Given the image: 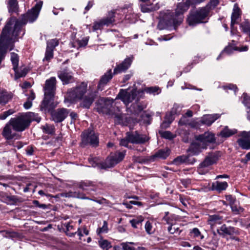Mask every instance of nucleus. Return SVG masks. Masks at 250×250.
<instances>
[{"instance_id":"f257e3e1","label":"nucleus","mask_w":250,"mask_h":250,"mask_svg":"<svg viewBox=\"0 0 250 250\" xmlns=\"http://www.w3.org/2000/svg\"><path fill=\"white\" fill-rule=\"evenodd\" d=\"M42 5V2L39 1L26 14L23 15L21 20H17L16 18L11 17L7 21L0 37V64L7 50L13 49L18 38L24 34L22 26L28 22H33L37 19Z\"/></svg>"},{"instance_id":"f03ea898","label":"nucleus","mask_w":250,"mask_h":250,"mask_svg":"<svg viewBox=\"0 0 250 250\" xmlns=\"http://www.w3.org/2000/svg\"><path fill=\"white\" fill-rule=\"evenodd\" d=\"M87 84L83 82L76 87L69 89L64 102L75 103L80 102V106L89 108L94 101L96 92L91 90L87 93Z\"/></svg>"},{"instance_id":"7ed1b4c3","label":"nucleus","mask_w":250,"mask_h":250,"mask_svg":"<svg viewBox=\"0 0 250 250\" xmlns=\"http://www.w3.org/2000/svg\"><path fill=\"white\" fill-rule=\"evenodd\" d=\"M195 138V141L191 144L188 149L189 152L193 155L199 154L202 150L206 149L209 144L215 142L214 134L209 131L196 136Z\"/></svg>"},{"instance_id":"20e7f679","label":"nucleus","mask_w":250,"mask_h":250,"mask_svg":"<svg viewBox=\"0 0 250 250\" xmlns=\"http://www.w3.org/2000/svg\"><path fill=\"white\" fill-rule=\"evenodd\" d=\"M34 121L39 123L41 118L37 114L28 112L17 118H12L9 122L15 131L21 132L25 130L29 125L30 123Z\"/></svg>"},{"instance_id":"39448f33","label":"nucleus","mask_w":250,"mask_h":250,"mask_svg":"<svg viewBox=\"0 0 250 250\" xmlns=\"http://www.w3.org/2000/svg\"><path fill=\"white\" fill-rule=\"evenodd\" d=\"M117 108V110L120 111L119 108L117 105V103L115 102L114 100L110 99L102 98L98 100L97 103L96 109L99 113H102L105 114L109 115L115 116V118L120 120L122 117V115L119 113L115 112V107Z\"/></svg>"},{"instance_id":"423d86ee","label":"nucleus","mask_w":250,"mask_h":250,"mask_svg":"<svg viewBox=\"0 0 250 250\" xmlns=\"http://www.w3.org/2000/svg\"><path fill=\"white\" fill-rule=\"evenodd\" d=\"M55 77H51L47 80L44 87V98L41 105L42 108H47L53 103V98L56 90Z\"/></svg>"},{"instance_id":"0eeeda50","label":"nucleus","mask_w":250,"mask_h":250,"mask_svg":"<svg viewBox=\"0 0 250 250\" xmlns=\"http://www.w3.org/2000/svg\"><path fill=\"white\" fill-rule=\"evenodd\" d=\"M119 14V13L118 12L117 10L109 12L106 17L94 22L92 26L93 31L101 30L104 26H108L113 24L116 21V18L121 20L122 18L117 16Z\"/></svg>"},{"instance_id":"6e6552de","label":"nucleus","mask_w":250,"mask_h":250,"mask_svg":"<svg viewBox=\"0 0 250 250\" xmlns=\"http://www.w3.org/2000/svg\"><path fill=\"white\" fill-rule=\"evenodd\" d=\"M208 10L203 7L190 14L187 19V21L189 25L194 26L196 24L206 22L204 21L208 17Z\"/></svg>"},{"instance_id":"1a4fd4ad","label":"nucleus","mask_w":250,"mask_h":250,"mask_svg":"<svg viewBox=\"0 0 250 250\" xmlns=\"http://www.w3.org/2000/svg\"><path fill=\"white\" fill-rule=\"evenodd\" d=\"M136 95L137 90L135 88L121 89L114 101L116 102L117 100H120L126 106H127L136 99Z\"/></svg>"},{"instance_id":"9d476101","label":"nucleus","mask_w":250,"mask_h":250,"mask_svg":"<svg viewBox=\"0 0 250 250\" xmlns=\"http://www.w3.org/2000/svg\"><path fill=\"white\" fill-rule=\"evenodd\" d=\"M220 157V153L218 151H215L208 155L206 157L205 160L201 163L198 168V172L200 174H205L208 172L209 170L208 167L216 163Z\"/></svg>"},{"instance_id":"9b49d317","label":"nucleus","mask_w":250,"mask_h":250,"mask_svg":"<svg viewBox=\"0 0 250 250\" xmlns=\"http://www.w3.org/2000/svg\"><path fill=\"white\" fill-rule=\"evenodd\" d=\"M82 142L81 145L82 146H84L87 145H90L93 146H97L99 144V139L97 134L90 129H88L84 131L81 135Z\"/></svg>"},{"instance_id":"f8f14e48","label":"nucleus","mask_w":250,"mask_h":250,"mask_svg":"<svg viewBox=\"0 0 250 250\" xmlns=\"http://www.w3.org/2000/svg\"><path fill=\"white\" fill-rule=\"evenodd\" d=\"M125 152H117L111 155L107 158L105 161V165H103L102 167H112L115 165L122 161L125 156Z\"/></svg>"},{"instance_id":"ddd939ff","label":"nucleus","mask_w":250,"mask_h":250,"mask_svg":"<svg viewBox=\"0 0 250 250\" xmlns=\"http://www.w3.org/2000/svg\"><path fill=\"white\" fill-rule=\"evenodd\" d=\"M240 136L237 141L239 146L243 149H250V132L242 131Z\"/></svg>"},{"instance_id":"4468645a","label":"nucleus","mask_w":250,"mask_h":250,"mask_svg":"<svg viewBox=\"0 0 250 250\" xmlns=\"http://www.w3.org/2000/svg\"><path fill=\"white\" fill-rule=\"evenodd\" d=\"M69 111L65 108H59L53 111L51 113L52 120L55 123L62 122L68 116Z\"/></svg>"},{"instance_id":"2eb2a0df","label":"nucleus","mask_w":250,"mask_h":250,"mask_svg":"<svg viewBox=\"0 0 250 250\" xmlns=\"http://www.w3.org/2000/svg\"><path fill=\"white\" fill-rule=\"evenodd\" d=\"M127 138L129 142L133 144H144L148 140L146 135L140 134L137 132H127Z\"/></svg>"},{"instance_id":"dca6fc26","label":"nucleus","mask_w":250,"mask_h":250,"mask_svg":"<svg viewBox=\"0 0 250 250\" xmlns=\"http://www.w3.org/2000/svg\"><path fill=\"white\" fill-rule=\"evenodd\" d=\"M14 131L9 122L4 127L2 135L7 140H10L13 138L18 139L19 135Z\"/></svg>"},{"instance_id":"f3484780","label":"nucleus","mask_w":250,"mask_h":250,"mask_svg":"<svg viewBox=\"0 0 250 250\" xmlns=\"http://www.w3.org/2000/svg\"><path fill=\"white\" fill-rule=\"evenodd\" d=\"M132 60V56L126 58L121 63L116 67L114 70V73H120L126 71L130 67Z\"/></svg>"},{"instance_id":"a211bd4d","label":"nucleus","mask_w":250,"mask_h":250,"mask_svg":"<svg viewBox=\"0 0 250 250\" xmlns=\"http://www.w3.org/2000/svg\"><path fill=\"white\" fill-rule=\"evenodd\" d=\"M220 115L219 114H213L205 115L201 117L199 122L203 125L207 126H210L214 123L217 119L219 118Z\"/></svg>"},{"instance_id":"6ab92c4d","label":"nucleus","mask_w":250,"mask_h":250,"mask_svg":"<svg viewBox=\"0 0 250 250\" xmlns=\"http://www.w3.org/2000/svg\"><path fill=\"white\" fill-rule=\"evenodd\" d=\"M248 50L247 46H242L241 47H234L231 45H228L220 53L219 56L217 58V60H219L222 55L224 54L229 55L231 54L234 50L239 51L240 52L246 51Z\"/></svg>"},{"instance_id":"aec40b11","label":"nucleus","mask_w":250,"mask_h":250,"mask_svg":"<svg viewBox=\"0 0 250 250\" xmlns=\"http://www.w3.org/2000/svg\"><path fill=\"white\" fill-rule=\"evenodd\" d=\"M58 77L61 80L63 84H67L70 83L73 78L71 72L67 70L64 69L60 71L58 73Z\"/></svg>"},{"instance_id":"412c9836","label":"nucleus","mask_w":250,"mask_h":250,"mask_svg":"<svg viewBox=\"0 0 250 250\" xmlns=\"http://www.w3.org/2000/svg\"><path fill=\"white\" fill-rule=\"evenodd\" d=\"M112 78V75L111 74V70H109L101 77L98 85V89L101 91L102 90L104 86Z\"/></svg>"},{"instance_id":"4be33fe9","label":"nucleus","mask_w":250,"mask_h":250,"mask_svg":"<svg viewBox=\"0 0 250 250\" xmlns=\"http://www.w3.org/2000/svg\"><path fill=\"white\" fill-rule=\"evenodd\" d=\"M217 233L221 236H224L225 235H232L234 233H237V231L232 227H227L226 225H223L219 229H217Z\"/></svg>"},{"instance_id":"5701e85b","label":"nucleus","mask_w":250,"mask_h":250,"mask_svg":"<svg viewBox=\"0 0 250 250\" xmlns=\"http://www.w3.org/2000/svg\"><path fill=\"white\" fill-rule=\"evenodd\" d=\"M195 162L194 158L189 159V156L182 155L176 158L173 161V164L175 165H180L183 163L193 164Z\"/></svg>"},{"instance_id":"b1692460","label":"nucleus","mask_w":250,"mask_h":250,"mask_svg":"<svg viewBox=\"0 0 250 250\" xmlns=\"http://www.w3.org/2000/svg\"><path fill=\"white\" fill-rule=\"evenodd\" d=\"M223 222V217L219 215H210L208 218V223L212 229L217 225H220Z\"/></svg>"},{"instance_id":"393cba45","label":"nucleus","mask_w":250,"mask_h":250,"mask_svg":"<svg viewBox=\"0 0 250 250\" xmlns=\"http://www.w3.org/2000/svg\"><path fill=\"white\" fill-rule=\"evenodd\" d=\"M240 17L239 14V9L238 7H236L235 6L234 7L233 12L231 15V32H232V31L234 30L233 26L235 24L238 23V19Z\"/></svg>"},{"instance_id":"a878e982","label":"nucleus","mask_w":250,"mask_h":250,"mask_svg":"<svg viewBox=\"0 0 250 250\" xmlns=\"http://www.w3.org/2000/svg\"><path fill=\"white\" fill-rule=\"evenodd\" d=\"M15 72V79L17 80L20 78L25 77L27 74L28 69L25 66H21L18 69V67L14 70Z\"/></svg>"},{"instance_id":"bb28decb","label":"nucleus","mask_w":250,"mask_h":250,"mask_svg":"<svg viewBox=\"0 0 250 250\" xmlns=\"http://www.w3.org/2000/svg\"><path fill=\"white\" fill-rule=\"evenodd\" d=\"M27 96V100L23 104V106L26 109H28L31 107L32 105V101L35 98V94L32 90L29 91V93L25 94Z\"/></svg>"},{"instance_id":"cd10ccee","label":"nucleus","mask_w":250,"mask_h":250,"mask_svg":"<svg viewBox=\"0 0 250 250\" xmlns=\"http://www.w3.org/2000/svg\"><path fill=\"white\" fill-rule=\"evenodd\" d=\"M89 163L93 167H98L101 169H106L108 167H102L103 165H105V162L102 163L101 160L98 157H91L88 159Z\"/></svg>"},{"instance_id":"c85d7f7f","label":"nucleus","mask_w":250,"mask_h":250,"mask_svg":"<svg viewBox=\"0 0 250 250\" xmlns=\"http://www.w3.org/2000/svg\"><path fill=\"white\" fill-rule=\"evenodd\" d=\"M228 185L226 182L216 181L212 183V188L213 189L217 190L219 192L225 190L228 187Z\"/></svg>"},{"instance_id":"c756f323","label":"nucleus","mask_w":250,"mask_h":250,"mask_svg":"<svg viewBox=\"0 0 250 250\" xmlns=\"http://www.w3.org/2000/svg\"><path fill=\"white\" fill-rule=\"evenodd\" d=\"M12 95L10 93L6 91H0V104H5L11 98Z\"/></svg>"},{"instance_id":"7c9ffc66","label":"nucleus","mask_w":250,"mask_h":250,"mask_svg":"<svg viewBox=\"0 0 250 250\" xmlns=\"http://www.w3.org/2000/svg\"><path fill=\"white\" fill-rule=\"evenodd\" d=\"M79 187L83 190H94L95 189L93 184L89 181H83L79 185Z\"/></svg>"},{"instance_id":"2f4dec72","label":"nucleus","mask_w":250,"mask_h":250,"mask_svg":"<svg viewBox=\"0 0 250 250\" xmlns=\"http://www.w3.org/2000/svg\"><path fill=\"white\" fill-rule=\"evenodd\" d=\"M61 196L65 197H74L81 199H87L82 193L78 192L69 191L68 192L62 193Z\"/></svg>"},{"instance_id":"473e14b6","label":"nucleus","mask_w":250,"mask_h":250,"mask_svg":"<svg viewBox=\"0 0 250 250\" xmlns=\"http://www.w3.org/2000/svg\"><path fill=\"white\" fill-rule=\"evenodd\" d=\"M237 130L235 129H230L228 126H225L220 132L219 135L222 137H229L235 134Z\"/></svg>"},{"instance_id":"72a5a7b5","label":"nucleus","mask_w":250,"mask_h":250,"mask_svg":"<svg viewBox=\"0 0 250 250\" xmlns=\"http://www.w3.org/2000/svg\"><path fill=\"white\" fill-rule=\"evenodd\" d=\"M144 218L141 215L135 217L134 218L130 220L131 226L134 228H137L142 222L144 221Z\"/></svg>"},{"instance_id":"f704fd0d","label":"nucleus","mask_w":250,"mask_h":250,"mask_svg":"<svg viewBox=\"0 0 250 250\" xmlns=\"http://www.w3.org/2000/svg\"><path fill=\"white\" fill-rule=\"evenodd\" d=\"M243 98V103L248 107L247 118L250 120V97L248 96L247 94L244 93Z\"/></svg>"},{"instance_id":"c9c22d12","label":"nucleus","mask_w":250,"mask_h":250,"mask_svg":"<svg viewBox=\"0 0 250 250\" xmlns=\"http://www.w3.org/2000/svg\"><path fill=\"white\" fill-rule=\"evenodd\" d=\"M174 118L173 115L170 113H167L166 115L165 121L161 124L162 128H167L172 123Z\"/></svg>"},{"instance_id":"e433bc0d","label":"nucleus","mask_w":250,"mask_h":250,"mask_svg":"<svg viewBox=\"0 0 250 250\" xmlns=\"http://www.w3.org/2000/svg\"><path fill=\"white\" fill-rule=\"evenodd\" d=\"M8 7L10 12H16L18 8L17 0H9Z\"/></svg>"},{"instance_id":"4c0bfd02","label":"nucleus","mask_w":250,"mask_h":250,"mask_svg":"<svg viewBox=\"0 0 250 250\" xmlns=\"http://www.w3.org/2000/svg\"><path fill=\"white\" fill-rule=\"evenodd\" d=\"M169 154V150L168 148L159 150L155 154V157L159 158L165 159Z\"/></svg>"},{"instance_id":"58836bf2","label":"nucleus","mask_w":250,"mask_h":250,"mask_svg":"<svg viewBox=\"0 0 250 250\" xmlns=\"http://www.w3.org/2000/svg\"><path fill=\"white\" fill-rule=\"evenodd\" d=\"M10 60L13 65V69L15 70L19 65V58L18 54L14 52L11 53Z\"/></svg>"},{"instance_id":"ea45409f","label":"nucleus","mask_w":250,"mask_h":250,"mask_svg":"<svg viewBox=\"0 0 250 250\" xmlns=\"http://www.w3.org/2000/svg\"><path fill=\"white\" fill-rule=\"evenodd\" d=\"M43 132L48 134H53L55 132V127L53 125L46 124L42 127Z\"/></svg>"},{"instance_id":"a19ab883","label":"nucleus","mask_w":250,"mask_h":250,"mask_svg":"<svg viewBox=\"0 0 250 250\" xmlns=\"http://www.w3.org/2000/svg\"><path fill=\"white\" fill-rule=\"evenodd\" d=\"M144 91L147 93L155 95L159 94L161 92V90L158 87L154 86L146 87L144 89Z\"/></svg>"},{"instance_id":"79ce46f5","label":"nucleus","mask_w":250,"mask_h":250,"mask_svg":"<svg viewBox=\"0 0 250 250\" xmlns=\"http://www.w3.org/2000/svg\"><path fill=\"white\" fill-rule=\"evenodd\" d=\"M192 116V112L190 110H188L185 115H184L182 118L179 121V124L181 125L188 124V121L187 119V117H191Z\"/></svg>"},{"instance_id":"37998d69","label":"nucleus","mask_w":250,"mask_h":250,"mask_svg":"<svg viewBox=\"0 0 250 250\" xmlns=\"http://www.w3.org/2000/svg\"><path fill=\"white\" fill-rule=\"evenodd\" d=\"M59 44L58 40L57 39H52L47 42V49H52L54 50L55 47L58 46Z\"/></svg>"},{"instance_id":"c03bdc74","label":"nucleus","mask_w":250,"mask_h":250,"mask_svg":"<svg viewBox=\"0 0 250 250\" xmlns=\"http://www.w3.org/2000/svg\"><path fill=\"white\" fill-rule=\"evenodd\" d=\"M240 27L242 30L250 37V23L248 21L243 22L241 24Z\"/></svg>"},{"instance_id":"a18cd8bd","label":"nucleus","mask_w":250,"mask_h":250,"mask_svg":"<svg viewBox=\"0 0 250 250\" xmlns=\"http://www.w3.org/2000/svg\"><path fill=\"white\" fill-rule=\"evenodd\" d=\"M159 7H153L151 5H147L145 4L141 5V11L144 13L149 12L151 11L156 10L159 9Z\"/></svg>"},{"instance_id":"49530a36","label":"nucleus","mask_w":250,"mask_h":250,"mask_svg":"<svg viewBox=\"0 0 250 250\" xmlns=\"http://www.w3.org/2000/svg\"><path fill=\"white\" fill-rule=\"evenodd\" d=\"M219 3V0H210L209 2L205 8L208 10L209 12L210 10L214 8Z\"/></svg>"},{"instance_id":"de8ad7c7","label":"nucleus","mask_w":250,"mask_h":250,"mask_svg":"<svg viewBox=\"0 0 250 250\" xmlns=\"http://www.w3.org/2000/svg\"><path fill=\"white\" fill-rule=\"evenodd\" d=\"M145 230L148 234L153 233L154 230L152 227V222L147 221L145 224Z\"/></svg>"},{"instance_id":"09e8293b","label":"nucleus","mask_w":250,"mask_h":250,"mask_svg":"<svg viewBox=\"0 0 250 250\" xmlns=\"http://www.w3.org/2000/svg\"><path fill=\"white\" fill-rule=\"evenodd\" d=\"M99 244L100 246L103 249H109L111 247L110 243L106 240L101 239L99 241Z\"/></svg>"},{"instance_id":"8fccbe9b","label":"nucleus","mask_w":250,"mask_h":250,"mask_svg":"<svg viewBox=\"0 0 250 250\" xmlns=\"http://www.w3.org/2000/svg\"><path fill=\"white\" fill-rule=\"evenodd\" d=\"M230 207L232 212L235 214H239L243 212L244 209L238 206L235 203L234 204L232 205Z\"/></svg>"},{"instance_id":"3c124183","label":"nucleus","mask_w":250,"mask_h":250,"mask_svg":"<svg viewBox=\"0 0 250 250\" xmlns=\"http://www.w3.org/2000/svg\"><path fill=\"white\" fill-rule=\"evenodd\" d=\"M53 57V50L52 49H47L46 48L45 57L43 59V61H49L51 59H52Z\"/></svg>"},{"instance_id":"603ef678","label":"nucleus","mask_w":250,"mask_h":250,"mask_svg":"<svg viewBox=\"0 0 250 250\" xmlns=\"http://www.w3.org/2000/svg\"><path fill=\"white\" fill-rule=\"evenodd\" d=\"M108 231V227H107V222L104 221V222L102 228H99L97 230V233L98 234H100L102 233H106Z\"/></svg>"},{"instance_id":"864d4df0","label":"nucleus","mask_w":250,"mask_h":250,"mask_svg":"<svg viewBox=\"0 0 250 250\" xmlns=\"http://www.w3.org/2000/svg\"><path fill=\"white\" fill-rule=\"evenodd\" d=\"M132 244H134V243L131 242L123 243L121 244V246L123 250H135L134 248L132 246Z\"/></svg>"},{"instance_id":"5fc2aeb1","label":"nucleus","mask_w":250,"mask_h":250,"mask_svg":"<svg viewBox=\"0 0 250 250\" xmlns=\"http://www.w3.org/2000/svg\"><path fill=\"white\" fill-rule=\"evenodd\" d=\"M190 233L193 234L194 237H200V239H203L204 238V236L201 234L200 231L197 228H195L191 230Z\"/></svg>"},{"instance_id":"6e6d98bb","label":"nucleus","mask_w":250,"mask_h":250,"mask_svg":"<svg viewBox=\"0 0 250 250\" xmlns=\"http://www.w3.org/2000/svg\"><path fill=\"white\" fill-rule=\"evenodd\" d=\"M160 134L162 137L166 139H171L174 137L173 134L168 131H161Z\"/></svg>"},{"instance_id":"4d7b16f0","label":"nucleus","mask_w":250,"mask_h":250,"mask_svg":"<svg viewBox=\"0 0 250 250\" xmlns=\"http://www.w3.org/2000/svg\"><path fill=\"white\" fill-rule=\"evenodd\" d=\"M89 38L88 37H85L83 38L81 40H78L77 41L79 47H83L87 45L88 43Z\"/></svg>"},{"instance_id":"13d9d810","label":"nucleus","mask_w":250,"mask_h":250,"mask_svg":"<svg viewBox=\"0 0 250 250\" xmlns=\"http://www.w3.org/2000/svg\"><path fill=\"white\" fill-rule=\"evenodd\" d=\"M223 88L225 90H232L234 91V93H236V91L237 90V88L235 85L232 84H229L228 85L224 86Z\"/></svg>"},{"instance_id":"bf43d9fd","label":"nucleus","mask_w":250,"mask_h":250,"mask_svg":"<svg viewBox=\"0 0 250 250\" xmlns=\"http://www.w3.org/2000/svg\"><path fill=\"white\" fill-rule=\"evenodd\" d=\"M180 107L177 104H174L171 112L169 113L173 116L177 114L180 111Z\"/></svg>"},{"instance_id":"052dcab7","label":"nucleus","mask_w":250,"mask_h":250,"mask_svg":"<svg viewBox=\"0 0 250 250\" xmlns=\"http://www.w3.org/2000/svg\"><path fill=\"white\" fill-rule=\"evenodd\" d=\"M226 199L229 202L230 206L234 204L236 202L235 199L230 195L226 196Z\"/></svg>"},{"instance_id":"680f3d73","label":"nucleus","mask_w":250,"mask_h":250,"mask_svg":"<svg viewBox=\"0 0 250 250\" xmlns=\"http://www.w3.org/2000/svg\"><path fill=\"white\" fill-rule=\"evenodd\" d=\"M129 141L127 138V135H126V139H123L120 141V145L123 146L127 147L128 143Z\"/></svg>"},{"instance_id":"e2e57ef3","label":"nucleus","mask_w":250,"mask_h":250,"mask_svg":"<svg viewBox=\"0 0 250 250\" xmlns=\"http://www.w3.org/2000/svg\"><path fill=\"white\" fill-rule=\"evenodd\" d=\"M181 182L182 184L186 187H188L191 183V180L189 179H183Z\"/></svg>"},{"instance_id":"0e129e2a","label":"nucleus","mask_w":250,"mask_h":250,"mask_svg":"<svg viewBox=\"0 0 250 250\" xmlns=\"http://www.w3.org/2000/svg\"><path fill=\"white\" fill-rule=\"evenodd\" d=\"M78 235L81 237L83 236V233L84 234L86 235L88 234V230L86 228H83V232L82 231L78 230Z\"/></svg>"},{"instance_id":"69168bd1","label":"nucleus","mask_w":250,"mask_h":250,"mask_svg":"<svg viewBox=\"0 0 250 250\" xmlns=\"http://www.w3.org/2000/svg\"><path fill=\"white\" fill-rule=\"evenodd\" d=\"M70 116L71 117L72 120H75L78 117L77 113L75 112H71L70 114Z\"/></svg>"},{"instance_id":"338daca9","label":"nucleus","mask_w":250,"mask_h":250,"mask_svg":"<svg viewBox=\"0 0 250 250\" xmlns=\"http://www.w3.org/2000/svg\"><path fill=\"white\" fill-rule=\"evenodd\" d=\"M93 2L92 1H89L87 6L85 7V10L88 11L93 6Z\"/></svg>"},{"instance_id":"774afa93","label":"nucleus","mask_w":250,"mask_h":250,"mask_svg":"<svg viewBox=\"0 0 250 250\" xmlns=\"http://www.w3.org/2000/svg\"><path fill=\"white\" fill-rule=\"evenodd\" d=\"M168 230L170 233L173 234L175 232L176 228L174 227L173 228L172 226H170L168 228Z\"/></svg>"}]
</instances>
